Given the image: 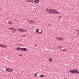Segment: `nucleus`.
<instances>
[{
  "mask_svg": "<svg viewBox=\"0 0 79 79\" xmlns=\"http://www.w3.org/2000/svg\"><path fill=\"white\" fill-rule=\"evenodd\" d=\"M6 71L7 72H8V73H10V72H12L13 69L10 68H7L6 69Z\"/></svg>",
  "mask_w": 79,
  "mask_h": 79,
  "instance_id": "obj_1",
  "label": "nucleus"
},
{
  "mask_svg": "<svg viewBox=\"0 0 79 79\" xmlns=\"http://www.w3.org/2000/svg\"><path fill=\"white\" fill-rule=\"evenodd\" d=\"M18 30L19 32H24V29H22L21 28H18Z\"/></svg>",
  "mask_w": 79,
  "mask_h": 79,
  "instance_id": "obj_2",
  "label": "nucleus"
},
{
  "mask_svg": "<svg viewBox=\"0 0 79 79\" xmlns=\"http://www.w3.org/2000/svg\"><path fill=\"white\" fill-rule=\"evenodd\" d=\"M77 71V69H73V71L71 70L70 71V73H76V71Z\"/></svg>",
  "mask_w": 79,
  "mask_h": 79,
  "instance_id": "obj_3",
  "label": "nucleus"
},
{
  "mask_svg": "<svg viewBox=\"0 0 79 79\" xmlns=\"http://www.w3.org/2000/svg\"><path fill=\"white\" fill-rule=\"evenodd\" d=\"M45 10H46V11L47 13H50L51 9H46Z\"/></svg>",
  "mask_w": 79,
  "mask_h": 79,
  "instance_id": "obj_4",
  "label": "nucleus"
},
{
  "mask_svg": "<svg viewBox=\"0 0 79 79\" xmlns=\"http://www.w3.org/2000/svg\"><path fill=\"white\" fill-rule=\"evenodd\" d=\"M50 13H55V10H54L53 9H51Z\"/></svg>",
  "mask_w": 79,
  "mask_h": 79,
  "instance_id": "obj_5",
  "label": "nucleus"
},
{
  "mask_svg": "<svg viewBox=\"0 0 79 79\" xmlns=\"http://www.w3.org/2000/svg\"><path fill=\"white\" fill-rule=\"evenodd\" d=\"M21 50L22 51H27V49L25 48H22Z\"/></svg>",
  "mask_w": 79,
  "mask_h": 79,
  "instance_id": "obj_6",
  "label": "nucleus"
},
{
  "mask_svg": "<svg viewBox=\"0 0 79 79\" xmlns=\"http://www.w3.org/2000/svg\"><path fill=\"white\" fill-rule=\"evenodd\" d=\"M57 39H58L59 40H63V38H57Z\"/></svg>",
  "mask_w": 79,
  "mask_h": 79,
  "instance_id": "obj_7",
  "label": "nucleus"
},
{
  "mask_svg": "<svg viewBox=\"0 0 79 79\" xmlns=\"http://www.w3.org/2000/svg\"><path fill=\"white\" fill-rule=\"evenodd\" d=\"M28 2H34V1L33 0H27Z\"/></svg>",
  "mask_w": 79,
  "mask_h": 79,
  "instance_id": "obj_8",
  "label": "nucleus"
},
{
  "mask_svg": "<svg viewBox=\"0 0 79 79\" xmlns=\"http://www.w3.org/2000/svg\"><path fill=\"white\" fill-rule=\"evenodd\" d=\"M22 48H21L20 47L17 48V50H21H21Z\"/></svg>",
  "mask_w": 79,
  "mask_h": 79,
  "instance_id": "obj_9",
  "label": "nucleus"
},
{
  "mask_svg": "<svg viewBox=\"0 0 79 79\" xmlns=\"http://www.w3.org/2000/svg\"><path fill=\"white\" fill-rule=\"evenodd\" d=\"M35 2L36 3H38L39 2V0H35Z\"/></svg>",
  "mask_w": 79,
  "mask_h": 79,
  "instance_id": "obj_10",
  "label": "nucleus"
},
{
  "mask_svg": "<svg viewBox=\"0 0 79 79\" xmlns=\"http://www.w3.org/2000/svg\"><path fill=\"white\" fill-rule=\"evenodd\" d=\"M34 23H35V22L34 21H31V24H34Z\"/></svg>",
  "mask_w": 79,
  "mask_h": 79,
  "instance_id": "obj_11",
  "label": "nucleus"
},
{
  "mask_svg": "<svg viewBox=\"0 0 79 79\" xmlns=\"http://www.w3.org/2000/svg\"><path fill=\"white\" fill-rule=\"evenodd\" d=\"M52 60H53V59H52V58H49V61H52Z\"/></svg>",
  "mask_w": 79,
  "mask_h": 79,
  "instance_id": "obj_12",
  "label": "nucleus"
},
{
  "mask_svg": "<svg viewBox=\"0 0 79 79\" xmlns=\"http://www.w3.org/2000/svg\"><path fill=\"white\" fill-rule=\"evenodd\" d=\"M2 47H3V48H6V46L5 45H2Z\"/></svg>",
  "mask_w": 79,
  "mask_h": 79,
  "instance_id": "obj_13",
  "label": "nucleus"
},
{
  "mask_svg": "<svg viewBox=\"0 0 79 79\" xmlns=\"http://www.w3.org/2000/svg\"><path fill=\"white\" fill-rule=\"evenodd\" d=\"M8 24H12V22L10 21H9V22H8Z\"/></svg>",
  "mask_w": 79,
  "mask_h": 79,
  "instance_id": "obj_14",
  "label": "nucleus"
},
{
  "mask_svg": "<svg viewBox=\"0 0 79 79\" xmlns=\"http://www.w3.org/2000/svg\"><path fill=\"white\" fill-rule=\"evenodd\" d=\"M38 74V73H36L34 75V76H35V77L37 76V74Z\"/></svg>",
  "mask_w": 79,
  "mask_h": 79,
  "instance_id": "obj_15",
  "label": "nucleus"
},
{
  "mask_svg": "<svg viewBox=\"0 0 79 79\" xmlns=\"http://www.w3.org/2000/svg\"><path fill=\"white\" fill-rule=\"evenodd\" d=\"M38 32H39V29H37L36 30V33H38Z\"/></svg>",
  "mask_w": 79,
  "mask_h": 79,
  "instance_id": "obj_16",
  "label": "nucleus"
},
{
  "mask_svg": "<svg viewBox=\"0 0 79 79\" xmlns=\"http://www.w3.org/2000/svg\"><path fill=\"white\" fill-rule=\"evenodd\" d=\"M57 10H55V11H54V14H56V12H57Z\"/></svg>",
  "mask_w": 79,
  "mask_h": 79,
  "instance_id": "obj_17",
  "label": "nucleus"
},
{
  "mask_svg": "<svg viewBox=\"0 0 79 79\" xmlns=\"http://www.w3.org/2000/svg\"><path fill=\"white\" fill-rule=\"evenodd\" d=\"M76 73H79V70H77Z\"/></svg>",
  "mask_w": 79,
  "mask_h": 79,
  "instance_id": "obj_18",
  "label": "nucleus"
},
{
  "mask_svg": "<svg viewBox=\"0 0 79 79\" xmlns=\"http://www.w3.org/2000/svg\"><path fill=\"white\" fill-rule=\"evenodd\" d=\"M22 37H26V35H22Z\"/></svg>",
  "mask_w": 79,
  "mask_h": 79,
  "instance_id": "obj_19",
  "label": "nucleus"
},
{
  "mask_svg": "<svg viewBox=\"0 0 79 79\" xmlns=\"http://www.w3.org/2000/svg\"><path fill=\"white\" fill-rule=\"evenodd\" d=\"M31 21V20H27V22H28V23H30Z\"/></svg>",
  "mask_w": 79,
  "mask_h": 79,
  "instance_id": "obj_20",
  "label": "nucleus"
},
{
  "mask_svg": "<svg viewBox=\"0 0 79 79\" xmlns=\"http://www.w3.org/2000/svg\"><path fill=\"white\" fill-rule=\"evenodd\" d=\"M44 75L43 74V75H42L40 76V77H44Z\"/></svg>",
  "mask_w": 79,
  "mask_h": 79,
  "instance_id": "obj_21",
  "label": "nucleus"
},
{
  "mask_svg": "<svg viewBox=\"0 0 79 79\" xmlns=\"http://www.w3.org/2000/svg\"><path fill=\"white\" fill-rule=\"evenodd\" d=\"M43 31H42L41 32H39V31H38V33H40V34H41Z\"/></svg>",
  "mask_w": 79,
  "mask_h": 79,
  "instance_id": "obj_22",
  "label": "nucleus"
},
{
  "mask_svg": "<svg viewBox=\"0 0 79 79\" xmlns=\"http://www.w3.org/2000/svg\"><path fill=\"white\" fill-rule=\"evenodd\" d=\"M57 47H58V48H63V47H61V46H60L59 47V46H57Z\"/></svg>",
  "mask_w": 79,
  "mask_h": 79,
  "instance_id": "obj_23",
  "label": "nucleus"
},
{
  "mask_svg": "<svg viewBox=\"0 0 79 79\" xmlns=\"http://www.w3.org/2000/svg\"><path fill=\"white\" fill-rule=\"evenodd\" d=\"M59 18H62V16H59Z\"/></svg>",
  "mask_w": 79,
  "mask_h": 79,
  "instance_id": "obj_24",
  "label": "nucleus"
},
{
  "mask_svg": "<svg viewBox=\"0 0 79 79\" xmlns=\"http://www.w3.org/2000/svg\"><path fill=\"white\" fill-rule=\"evenodd\" d=\"M2 46H3L2 44H0V47H2Z\"/></svg>",
  "mask_w": 79,
  "mask_h": 79,
  "instance_id": "obj_25",
  "label": "nucleus"
},
{
  "mask_svg": "<svg viewBox=\"0 0 79 79\" xmlns=\"http://www.w3.org/2000/svg\"><path fill=\"white\" fill-rule=\"evenodd\" d=\"M56 14L59 15L60 14V12H58V11L56 12Z\"/></svg>",
  "mask_w": 79,
  "mask_h": 79,
  "instance_id": "obj_26",
  "label": "nucleus"
},
{
  "mask_svg": "<svg viewBox=\"0 0 79 79\" xmlns=\"http://www.w3.org/2000/svg\"><path fill=\"white\" fill-rule=\"evenodd\" d=\"M63 51H67V50H66V49H63Z\"/></svg>",
  "mask_w": 79,
  "mask_h": 79,
  "instance_id": "obj_27",
  "label": "nucleus"
},
{
  "mask_svg": "<svg viewBox=\"0 0 79 79\" xmlns=\"http://www.w3.org/2000/svg\"><path fill=\"white\" fill-rule=\"evenodd\" d=\"M14 29V28H11V29H10L11 30H12V31H13V29Z\"/></svg>",
  "mask_w": 79,
  "mask_h": 79,
  "instance_id": "obj_28",
  "label": "nucleus"
},
{
  "mask_svg": "<svg viewBox=\"0 0 79 79\" xmlns=\"http://www.w3.org/2000/svg\"><path fill=\"white\" fill-rule=\"evenodd\" d=\"M24 32H27V30H24Z\"/></svg>",
  "mask_w": 79,
  "mask_h": 79,
  "instance_id": "obj_29",
  "label": "nucleus"
},
{
  "mask_svg": "<svg viewBox=\"0 0 79 79\" xmlns=\"http://www.w3.org/2000/svg\"><path fill=\"white\" fill-rule=\"evenodd\" d=\"M8 29H11V28H8Z\"/></svg>",
  "mask_w": 79,
  "mask_h": 79,
  "instance_id": "obj_30",
  "label": "nucleus"
},
{
  "mask_svg": "<svg viewBox=\"0 0 79 79\" xmlns=\"http://www.w3.org/2000/svg\"><path fill=\"white\" fill-rule=\"evenodd\" d=\"M16 31V29H14L13 31Z\"/></svg>",
  "mask_w": 79,
  "mask_h": 79,
  "instance_id": "obj_31",
  "label": "nucleus"
},
{
  "mask_svg": "<svg viewBox=\"0 0 79 79\" xmlns=\"http://www.w3.org/2000/svg\"><path fill=\"white\" fill-rule=\"evenodd\" d=\"M48 26H49V25H50V24H48Z\"/></svg>",
  "mask_w": 79,
  "mask_h": 79,
  "instance_id": "obj_32",
  "label": "nucleus"
},
{
  "mask_svg": "<svg viewBox=\"0 0 79 79\" xmlns=\"http://www.w3.org/2000/svg\"><path fill=\"white\" fill-rule=\"evenodd\" d=\"M35 46H36V44H35Z\"/></svg>",
  "mask_w": 79,
  "mask_h": 79,
  "instance_id": "obj_33",
  "label": "nucleus"
},
{
  "mask_svg": "<svg viewBox=\"0 0 79 79\" xmlns=\"http://www.w3.org/2000/svg\"><path fill=\"white\" fill-rule=\"evenodd\" d=\"M20 56H21V54H20Z\"/></svg>",
  "mask_w": 79,
  "mask_h": 79,
  "instance_id": "obj_34",
  "label": "nucleus"
},
{
  "mask_svg": "<svg viewBox=\"0 0 79 79\" xmlns=\"http://www.w3.org/2000/svg\"><path fill=\"white\" fill-rule=\"evenodd\" d=\"M19 45H20V44H19Z\"/></svg>",
  "mask_w": 79,
  "mask_h": 79,
  "instance_id": "obj_35",
  "label": "nucleus"
},
{
  "mask_svg": "<svg viewBox=\"0 0 79 79\" xmlns=\"http://www.w3.org/2000/svg\"><path fill=\"white\" fill-rule=\"evenodd\" d=\"M17 45H18V44H17Z\"/></svg>",
  "mask_w": 79,
  "mask_h": 79,
  "instance_id": "obj_36",
  "label": "nucleus"
},
{
  "mask_svg": "<svg viewBox=\"0 0 79 79\" xmlns=\"http://www.w3.org/2000/svg\"><path fill=\"white\" fill-rule=\"evenodd\" d=\"M13 32H14V31H13Z\"/></svg>",
  "mask_w": 79,
  "mask_h": 79,
  "instance_id": "obj_37",
  "label": "nucleus"
},
{
  "mask_svg": "<svg viewBox=\"0 0 79 79\" xmlns=\"http://www.w3.org/2000/svg\"><path fill=\"white\" fill-rule=\"evenodd\" d=\"M1 10H2V9H1Z\"/></svg>",
  "mask_w": 79,
  "mask_h": 79,
  "instance_id": "obj_38",
  "label": "nucleus"
}]
</instances>
